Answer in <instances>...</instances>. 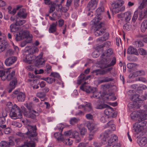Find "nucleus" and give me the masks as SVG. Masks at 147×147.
I'll return each mask as SVG.
<instances>
[{
  "label": "nucleus",
  "mask_w": 147,
  "mask_h": 147,
  "mask_svg": "<svg viewBox=\"0 0 147 147\" xmlns=\"http://www.w3.org/2000/svg\"><path fill=\"white\" fill-rule=\"evenodd\" d=\"M138 12L137 10H136L134 12L131 20L133 22H135L137 19L138 17Z\"/></svg>",
  "instance_id": "3c124183"
},
{
  "label": "nucleus",
  "mask_w": 147,
  "mask_h": 147,
  "mask_svg": "<svg viewBox=\"0 0 147 147\" xmlns=\"http://www.w3.org/2000/svg\"><path fill=\"white\" fill-rule=\"evenodd\" d=\"M85 111H87L86 110V109H88V111H90L92 109V107L91 106V103H88L87 104H86L85 106Z\"/></svg>",
  "instance_id": "6e6d98bb"
},
{
  "label": "nucleus",
  "mask_w": 147,
  "mask_h": 147,
  "mask_svg": "<svg viewBox=\"0 0 147 147\" xmlns=\"http://www.w3.org/2000/svg\"><path fill=\"white\" fill-rule=\"evenodd\" d=\"M62 134L61 132H56L54 134V136L58 141H62V138H61Z\"/></svg>",
  "instance_id": "a19ab883"
},
{
  "label": "nucleus",
  "mask_w": 147,
  "mask_h": 147,
  "mask_svg": "<svg viewBox=\"0 0 147 147\" xmlns=\"http://www.w3.org/2000/svg\"><path fill=\"white\" fill-rule=\"evenodd\" d=\"M79 120L80 119L78 118H76V117L72 118L69 121L71 125H74L78 123Z\"/></svg>",
  "instance_id": "c03bdc74"
},
{
  "label": "nucleus",
  "mask_w": 147,
  "mask_h": 147,
  "mask_svg": "<svg viewBox=\"0 0 147 147\" xmlns=\"http://www.w3.org/2000/svg\"><path fill=\"white\" fill-rule=\"evenodd\" d=\"M6 69L4 71L1 70H0V77L1 78L2 80H6Z\"/></svg>",
  "instance_id": "a18cd8bd"
},
{
  "label": "nucleus",
  "mask_w": 147,
  "mask_h": 147,
  "mask_svg": "<svg viewBox=\"0 0 147 147\" xmlns=\"http://www.w3.org/2000/svg\"><path fill=\"white\" fill-rule=\"evenodd\" d=\"M26 21L24 20H20L18 18H16L15 22V24L17 26H21L25 24Z\"/></svg>",
  "instance_id": "ea45409f"
},
{
  "label": "nucleus",
  "mask_w": 147,
  "mask_h": 147,
  "mask_svg": "<svg viewBox=\"0 0 147 147\" xmlns=\"http://www.w3.org/2000/svg\"><path fill=\"white\" fill-rule=\"evenodd\" d=\"M127 53L129 54H134L137 55H138L139 54L136 49L132 47H130L128 48L127 51Z\"/></svg>",
  "instance_id": "7c9ffc66"
},
{
  "label": "nucleus",
  "mask_w": 147,
  "mask_h": 147,
  "mask_svg": "<svg viewBox=\"0 0 147 147\" xmlns=\"http://www.w3.org/2000/svg\"><path fill=\"white\" fill-rule=\"evenodd\" d=\"M17 15L20 18H25L27 16L26 10L24 9H20L19 11L18 12Z\"/></svg>",
  "instance_id": "393cba45"
},
{
  "label": "nucleus",
  "mask_w": 147,
  "mask_h": 147,
  "mask_svg": "<svg viewBox=\"0 0 147 147\" xmlns=\"http://www.w3.org/2000/svg\"><path fill=\"white\" fill-rule=\"evenodd\" d=\"M80 133L81 135H84L87 133V129L84 127H82L80 129Z\"/></svg>",
  "instance_id": "0e129e2a"
},
{
  "label": "nucleus",
  "mask_w": 147,
  "mask_h": 147,
  "mask_svg": "<svg viewBox=\"0 0 147 147\" xmlns=\"http://www.w3.org/2000/svg\"><path fill=\"white\" fill-rule=\"evenodd\" d=\"M111 123V125L109 127H110L111 128V130L113 131H114L115 130V125L113 124V121L112 120H111L107 123V125H108L109 123Z\"/></svg>",
  "instance_id": "5fc2aeb1"
},
{
  "label": "nucleus",
  "mask_w": 147,
  "mask_h": 147,
  "mask_svg": "<svg viewBox=\"0 0 147 147\" xmlns=\"http://www.w3.org/2000/svg\"><path fill=\"white\" fill-rule=\"evenodd\" d=\"M139 51L140 54L142 55H144L146 54V51L142 48L139 49Z\"/></svg>",
  "instance_id": "338daca9"
},
{
  "label": "nucleus",
  "mask_w": 147,
  "mask_h": 147,
  "mask_svg": "<svg viewBox=\"0 0 147 147\" xmlns=\"http://www.w3.org/2000/svg\"><path fill=\"white\" fill-rule=\"evenodd\" d=\"M147 29V20H144L141 24V29L142 32H144Z\"/></svg>",
  "instance_id": "f704fd0d"
},
{
  "label": "nucleus",
  "mask_w": 147,
  "mask_h": 147,
  "mask_svg": "<svg viewBox=\"0 0 147 147\" xmlns=\"http://www.w3.org/2000/svg\"><path fill=\"white\" fill-rule=\"evenodd\" d=\"M131 25L130 24L126 23L123 26V29L127 31L129 30L131 28Z\"/></svg>",
  "instance_id": "e2e57ef3"
},
{
  "label": "nucleus",
  "mask_w": 147,
  "mask_h": 147,
  "mask_svg": "<svg viewBox=\"0 0 147 147\" xmlns=\"http://www.w3.org/2000/svg\"><path fill=\"white\" fill-rule=\"evenodd\" d=\"M132 13L130 11H127L124 13L125 20L126 22H129L131 19Z\"/></svg>",
  "instance_id": "c85d7f7f"
},
{
  "label": "nucleus",
  "mask_w": 147,
  "mask_h": 147,
  "mask_svg": "<svg viewBox=\"0 0 147 147\" xmlns=\"http://www.w3.org/2000/svg\"><path fill=\"white\" fill-rule=\"evenodd\" d=\"M24 105L28 109L30 110L29 113L26 111V109L23 110L24 115L26 117L34 118L35 116L38 115V113L34 110H31L33 108V104L32 102L26 103L24 104Z\"/></svg>",
  "instance_id": "f03ea898"
},
{
  "label": "nucleus",
  "mask_w": 147,
  "mask_h": 147,
  "mask_svg": "<svg viewBox=\"0 0 147 147\" xmlns=\"http://www.w3.org/2000/svg\"><path fill=\"white\" fill-rule=\"evenodd\" d=\"M141 114H142L141 110L139 112L138 111H134L131 114V118L132 119H134L136 118L140 117L141 119H142V115H141Z\"/></svg>",
  "instance_id": "cd10ccee"
},
{
  "label": "nucleus",
  "mask_w": 147,
  "mask_h": 147,
  "mask_svg": "<svg viewBox=\"0 0 147 147\" xmlns=\"http://www.w3.org/2000/svg\"><path fill=\"white\" fill-rule=\"evenodd\" d=\"M93 105L95 108L98 109H102L107 107V105L103 104L99 100H98L97 102H94Z\"/></svg>",
  "instance_id": "a211bd4d"
},
{
  "label": "nucleus",
  "mask_w": 147,
  "mask_h": 147,
  "mask_svg": "<svg viewBox=\"0 0 147 147\" xmlns=\"http://www.w3.org/2000/svg\"><path fill=\"white\" fill-rule=\"evenodd\" d=\"M124 2L122 0L115 1L112 4V11L113 13H116L120 12V7L124 4Z\"/></svg>",
  "instance_id": "423d86ee"
},
{
  "label": "nucleus",
  "mask_w": 147,
  "mask_h": 147,
  "mask_svg": "<svg viewBox=\"0 0 147 147\" xmlns=\"http://www.w3.org/2000/svg\"><path fill=\"white\" fill-rule=\"evenodd\" d=\"M33 36L32 34L28 30H26L23 31H20L16 35V39L17 41H20L24 38L27 40L28 42H31Z\"/></svg>",
  "instance_id": "f257e3e1"
},
{
  "label": "nucleus",
  "mask_w": 147,
  "mask_h": 147,
  "mask_svg": "<svg viewBox=\"0 0 147 147\" xmlns=\"http://www.w3.org/2000/svg\"><path fill=\"white\" fill-rule=\"evenodd\" d=\"M35 57L30 52V53L26 55L23 59V61L26 63L30 64L32 63L33 60L35 59Z\"/></svg>",
  "instance_id": "ddd939ff"
},
{
  "label": "nucleus",
  "mask_w": 147,
  "mask_h": 147,
  "mask_svg": "<svg viewBox=\"0 0 147 147\" xmlns=\"http://www.w3.org/2000/svg\"><path fill=\"white\" fill-rule=\"evenodd\" d=\"M14 140V138L13 137L10 136L9 137L8 142L2 141L0 143V145L4 147H11L15 145Z\"/></svg>",
  "instance_id": "6e6552de"
},
{
  "label": "nucleus",
  "mask_w": 147,
  "mask_h": 147,
  "mask_svg": "<svg viewBox=\"0 0 147 147\" xmlns=\"http://www.w3.org/2000/svg\"><path fill=\"white\" fill-rule=\"evenodd\" d=\"M16 24H12L10 26V31L11 32H13L17 31L18 29V28L17 27Z\"/></svg>",
  "instance_id": "09e8293b"
},
{
  "label": "nucleus",
  "mask_w": 147,
  "mask_h": 147,
  "mask_svg": "<svg viewBox=\"0 0 147 147\" xmlns=\"http://www.w3.org/2000/svg\"><path fill=\"white\" fill-rule=\"evenodd\" d=\"M98 3V0H91L88 3L87 7L89 10L95 9L97 6Z\"/></svg>",
  "instance_id": "412c9836"
},
{
  "label": "nucleus",
  "mask_w": 147,
  "mask_h": 147,
  "mask_svg": "<svg viewBox=\"0 0 147 147\" xmlns=\"http://www.w3.org/2000/svg\"><path fill=\"white\" fill-rule=\"evenodd\" d=\"M140 95L138 94L132 96L131 99L134 102L132 103H130L128 105V106L129 109H131L133 108H139L141 105L143 104V101L141 100V99H140Z\"/></svg>",
  "instance_id": "7ed1b4c3"
},
{
  "label": "nucleus",
  "mask_w": 147,
  "mask_h": 147,
  "mask_svg": "<svg viewBox=\"0 0 147 147\" xmlns=\"http://www.w3.org/2000/svg\"><path fill=\"white\" fill-rule=\"evenodd\" d=\"M140 122L135 123L133 127V130L136 133L138 134L143 129V127L140 125Z\"/></svg>",
  "instance_id": "f3484780"
},
{
  "label": "nucleus",
  "mask_w": 147,
  "mask_h": 147,
  "mask_svg": "<svg viewBox=\"0 0 147 147\" xmlns=\"http://www.w3.org/2000/svg\"><path fill=\"white\" fill-rule=\"evenodd\" d=\"M26 95L24 93L20 92L17 96V99L19 102H23L25 99Z\"/></svg>",
  "instance_id": "2f4dec72"
},
{
  "label": "nucleus",
  "mask_w": 147,
  "mask_h": 147,
  "mask_svg": "<svg viewBox=\"0 0 147 147\" xmlns=\"http://www.w3.org/2000/svg\"><path fill=\"white\" fill-rule=\"evenodd\" d=\"M72 137L76 140V142H78L81 140L80 138L79 137V133L76 131H74L72 132Z\"/></svg>",
  "instance_id": "72a5a7b5"
},
{
  "label": "nucleus",
  "mask_w": 147,
  "mask_h": 147,
  "mask_svg": "<svg viewBox=\"0 0 147 147\" xmlns=\"http://www.w3.org/2000/svg\"><path fill=\"white\" fill-rule=\"evenodd\" d=\"M102 80H100V82L102 83L105 82H107L113 81V79L111 78H108L107 77H103Z\"/></svg>",
  "instance_id": "de8ad7c7"
},
{
  "label": "nucleus",
  "mask_w": 147,
  "mask_h": 147,
  "mask_svg": "<svg viewBox=\"0 0 147 147\" xmlns=\"http://www.w3.org/2000/svg\"><path fill=\"white\" fill-rule=\"evenodd\" d=\"M113 53V51L111 49H109L107 50V52L105 54H102L101 56V60L100 63L103 64L107 65L110 61L111 59L109 57Z\"/></svg>",
  "instance_id": "39448f33"
},
{
  "label": "nucleus",
  "mask_w": 147,
  "mask_h": 147,
  "mask_svg": "<svg viewBox=\"0 0 147 147\" xmlns=\"http://www.w3.org/2000/svg\"><path fill=\"white\" fill-rule=\"evenodd\" d=\"M28 82H30V84L32 86L38 84L39 82L38 80H31L30 79H28Z\"/></svg>",
  "instance_id": "864d4df0"
},
{
  "label": "nucleus",
  "mask_w": 147,
  "mask_h": 147,
  "mask_svg": "<svg viewBox=\"0 0 147 147\" xmlns=\"http://www.w3.org/2000/svg\"><path fill=\"white\" fill-rule=\"evenodd\" d=\"M44 79L45 81L49 84L52 83L53 81H55V79L54 78H52L50 77L45 78Z\"/></svg>",
  "instance_id": "052dcab7"
},
{
  "label": "nucleus",
  "mask_w": 147,
  "mask_h": 147,
  "mask_svg": "<svg viewBox=\"0 0 147 147\" xmlns=\"http://www.w3.org/2000/svg\"><path fill=\"white\" fill-rule=\"evenodd\" d=\"M141 113L142 114L141 115H142V119L145 120L147 119V113L146 114V111L144 110H141Z\"/></svg>",
  "instance_id": "bf43d9fd"
},
{
  "label": "nucleus",
  "mask_w": 147,
  "mask_h": 147,
  "mask_svg": "<svg viewBox=\"0 0 147 147\" xmlns=\"http://www.w3.org/2000/svg\"><path fill=\"white\" fill-rule=\"evenodd\" d=\"M6 79L9 81L11 80H13L14 79H16L14 77L15 71L13 70H11V68L6 69Z\"/></svg>",
  "instance_id": "1a4fd4ad"
},
{
  "label": "nucleus",
  "mask_w": 147,
  "mask_h": 147,
  "mask_svg": "<svg viewBox=\"0 0 147 147\" xmlns=\"http://www.w3.org/2000/svg\"><path fill=\"white\" fill-rule=\"evenodd\" d=\"M91 92L93 93L92 95L90 96L91 98H93L98 99L101 98L102 97L101 92L98 91L96 88H93Z\"/></svg>",
  "instance_id": "9b49d317"
},
{
  "label": "nucleus",
  "mask_w": 147,
  "mask_h": 147,
  "mask_svg": "<svg viewBox=\"0 0 147 147\" xmlns=\"http://www.w3.org/2000/svg\"><path fill=\"white\" fill-rule=\"evenodd\" d=\"M26 50L32 54L34 53L37 52L39 51L38 49L35 47H31L29 49V50H28L27 49Z\"/></svg>",
  "instance_id": "49530a36"
},
{
  "label": "nucleus",
  "mask_w": 147,
  "mask_h": 147,
  "mask_svg": "<svg viewBox=\"0 0 147 147\" xmlns=\"http://www.w3.org/2000/svg\"><path fill=\"white\" fill-rule=\"evenodd\" d=\"M102 17L101 15L96 16L94 18L92 21V22L95 26L99 25H104L103 24L100 22Z\"/></svg>",
  "instance_id": "4468645a"
},
{
  "label": "nucleus",
  "mask_w": 147,
  "mask_h": 147,
  "mask_svg": "<svg viewBox=\"0 0 147 147\" xmlns=\"http://www.w3.org/2000/svg\"><path fill=\"white\" fill-rule=\"evenodd\" d=\"M106 109L104 111V113L109 118L115 117L117 115V113L114 112L113 108L107 105Z\"/></svg>",
  "instance_id": "0eeeda50"
},
{
  "label": "nucleus",
  "mask_w": 147,
  "mask_h": 147,
  "mask_svg": "<svg viewBox=\"0 0 147 147\" xmlns=\"http://www.w3.org/2000/svg\"><path fill=\"white\" fill-rule=\"evenodd\" d=\"M109 118L108 117L105 115L101 117L100 120L101 122L104 123L108 120Z\"/></svg>",
  "instance_id": "4d7b16f0"
},
{
  "label": "nucleus",
  "mask_w": 147,
  "mask_h": 147,
  "mask_svg": "<svg viewBox=\"0 0 147 147\" xmlns=\"http://www.w3.org/2000/svg\"><path fill=\"white\" fill-rule=\"evenodd\" d=\"M79 80L77 81V84H80L83 82L85 81V75L83 74H81L79 77Z\"/></svg>",
  "instance_id": "e433bc0d"
},
{
  "label": "nucleus",
  "mask_w": 147,
  "mask_h": 147,
  "mask_svg": "<svg viewBox=\"0 0 147 147\" xmlns=\"http://www.w3.org/2000/svg\"><path fill=\"white\" fill-rule=\"evenodd\" d=\"M116 61V58L115 57H113L111 63H110L108 64L107 65V66L109 67L113 66L115 64Z\"/></svg>",
  "instance_id": "680f3d73"
},
{
  "label": "nucleus",
  "mask_w": 147,
  "mask_h": 147,
  "mask_svg": "<svg viewBox=\"0 0 147 147\" xmlns=\"http://www.w3.org/2000/svg\"><path fill=\"white\" fill-rule=\"evenodd\" d=\"M64 126L65 125L63 123H61L57 125L56 127V129L60 130L61 131V132L64 127Z\"/></svg>",
  "instance_id": "69168bd1"
},
{
  "label": "nucleus",
  "mask_w": 147,
  "mask_h": 147,
  "mask_svg": "<svg viewBox=\"0 0 147 147\" xmlns=\"http://www.w3.org/2000/svg\"><path fill=\"white\" fill-rule=\"evenodd\" d=\"M147 142V139L146 137L140 138L137 140V143L141 146H145Z\"/></svg>",
  "instance_id": "a878e982"
},
{
  "label": "nucleus",
  "mask_w": 147,
  "mask_h": 147,
  "mask_svg": "<svg viewBox=\"0 0 147 147\" xmlns=\"http://www.w3.org/2000/svg\"><path fill=\"white\" fill-rule=\"evenodd\" d=\"M103 25H99L95 27L94 34L96 36H98L101 35L105 32V29L103 27Z\"/></svg>",
  "instance_id": "9d476101"
},
{
  "label": "nucleus",
  "mask_w": 147,
  "mask_h": 147,
  "mask_svg": "<svg viewBox=\"0 0 147 147\" xmlns=\"http://www.w3.org/2000/svg\"><path fill=\"white\" fill-rule=\"evenodd\" d=\"M43 53H41L40 54L37 56V60L36 61L35 65L38 67H40L43 65L45 63V61L42 59Z\"/></svg>",
  "instance_id": "f8f14e48"
},
{
  "label": "nucleus",
  "mask_w": 147,
  "mask_h": 147,
  "mask_svg": "<svg viewBox=\"0 0 147 147\" xmlns=\"http://www.w3.org/2000/svg\"><path fill=\"white\" fill-rule=\"evenodd\" d=\"M12 125L14 127H21L22 125L21 123L16 121H13L12 123Z\"/></svg>",
  "instance_id": "13d9d810"
},
{
  "label": "nucleus",
  "mask_w": 147,
  "mask_h": 147,
  "mask_svg": "<svg viewBox=\"0 0 147 147\" xmlns=\"http://www.w3.org/2000/svg\"><path fill=\"white\" fill-rule=\"evenodd\" d=\"M9 115L13 119H20L22 117L21 112H16L12 111H11Z\"/></svg>",
  "instance_id": "dca6fc26"
},
{
  "label": "nucleus",
  "mask_w": 147,
  "mask_h": 147,
  "mask_svg": "<svg viewBox=\"0 0 147 147\" xmlns=\"http://www.w3.org/2000/svg\"><path fill=\"white\" fill-rule=\"evenodd\" d=\"M87 127L91 133H94L98 130V128L95 124L90 122L88 123Z\"/></svg>",
  "instance_id": "aec40b11"
},
{
  "label": "nucleus",
  "mask_w": 147,
  "mask_h": 147,
  "mask_svg": "<svg viewBox=\"0 0 147 147\" xmlns=\"http://www.w3.org/2000/svg\"><path fill=\"white\" fill-rule=\"evenodd\" d=\"M7 42L4 41L2 42L0 45V53L3 52L5 50L6 47Z\"/></svg>",
  "instance_id": "79ce46f5"
},
{
  "label": "nucleus",
  "mask_w": 147,
  "mask_h": 147,
  "mask_svg": "<svg viewBox=\"0 0 147 147\" xmlns=\"http://www.w3.org/2000/svg\"><path fill=\"white\" fill-rule=\"evenodd\" d=\"M112 69V68H109L105 69L102 70L97 69L94 71L93 73L96 75L98 74L104 75L110 71Z\"/></svg>",
  "instance_id": "2eb2a0df"
},
{
  "label": "nucleus",
  "mask_w": 147,
  "mask_h": 147,
  "mask_svg": "<svg viewBox=\"0 0 147 147\" xmlns=\"http://www.w3.org/2000/svg\"><path fill=\"white\" fill-rule=\"evenodd\" d=\"M5 122V119L3 117H0V128H1L3 129L6 128V125H2Z\"/></svg>",
  "instance_id": "c9c22d12"
},
{
  "label": "nucleus",
  "mask_w": 147,
  "mask_h": 147,
  "mask_svg": "<svg viewBox=\"0 0 147 147\" xmlns=\"http://www.w3.org/2000/svg\"><path fill=\"white\" fill-rule=\"evenodd\" d=\"M14 53V52L11 49H9L7 50L6 52V55L7 56H10L13 55Z\"/></svg>",
  "instance_id": "774afa93"
},
{
  "label": "nucleus",
  "mask_w": 147,
  "mask_h": 147,
  "mask_svg": "<svg viewBox=\"0 0 147 147\" xmlns=\"http://www.w3.org/2000/svg\"><path fill=\"white\" fill-rule=\"evenodd\" d=\"M109 36V34L108 33H106L104 34L103 36L102 37L98 38L97 40V41H103L106 40L108 39Z\"/></svg>",
  "instance_id": "4c0bfd02"
},
{
  "label": "nucleus",
  "mask_w": 147,
  "mask_h": 147,
  "mask_svg": "<svg viewBox=\"0 0 147 147\" xmlns=\"http://www.w3.org/2000/svg\"><path fill=\"white\" fill-rule=\"evenodd\" d=\"M101 136L102 137V142L103 144H105L108 142L109 140L108 139L109 137V132L107 131H105L101 135Z\"/></svg>",
  "instance_id": "4be33fe9"
},
{
  "label": "nucleus",
  "mask_w": 147,
  "mask_h": 147,
  "mask_svg": "<svg viewBox=\"0 0 147 147\" xmlns=\"http://www.w3.org/2000/svg\"><path fill=\"white\" fill-rule=\"evenodd\" d=\"M28 139L29 140L25 142L24 144L20 147H35V143L30 141V139L29 138Z\"/></svg>",
  "instance_id": "bb28decb"
},
{
  "label": "nucleus",
  "mask_w": 147,
  "mask_h": 147,
  "mask_svg": "<svg viewBox=\"0 0 147 147\" xmlns=\"http://www.w3.org/2000/svg\"><path fill=\"white\" fill-rule=\"evenodd\" d=\"M11 111H15L16 112H21L19 107L16 104H14L12 106Z\"/></svg>",
  "instance_id": "603ef678"
},
{
  "label": "nucleus",
  "mask_w": 147,
  "mask_h": 147,
  "mask_svg": "<svg viewBox=\"0 0 147 147\" xmlns=\"http://www.w3.org/2000/svg\"><path fill=\"white\" fill-rule=\"evenodd\" d=\"M17 84V79H14L13 80H12L10 83L9 89V92H10L14 89Z\"/></svg>",
  "instance_id": "c756f323"
},
{
  "label": "nucleus",
  "mask_w": 147,
  "mask_h": 147,
  "mask_svg": "<svg viewBox=\"0 0 147 147\" xmlns=\"http://www.w3.org/2000/svg\"><path fill=\"white\" fill-rule=\"evenodd\" d=\"M86 82H84V84H83L80 87L81 90L83 91H85L87 93H90L92 92V89L94 87H91L88 86H86L85 85Z\"/></svg>",
  "instance_id": "5701e85b"
},
{
  "label": "nucleus",
  "mask_w": 147,
  "mask_h": 147,
  "mask_svg": "<svg viewBox=\"0 0 147 147\" xmlns=\"http://www.w3.org/2000/svg\"><path fill=\"white\" fill-rule=\"evenodd\" d=\"M104 10V8L103 7H101L98 8L96 10V15H101V14L103 12Z\"/></svg>",
  "instance_id": "8fccbe9b"
},
{
  "label": "nucleus",
  "mask_w": 147,
  "mask_h": 147,
  "mask_svg": "<svg viewBox=\"0 0 147 147\" xmlns=\"http://www.w3.org/2000/svg\"><path fill=\"white\" fill-rule=\"evenodd\" d=\"M118 140L117 136L114 134H113L111 135L110 138L108 141V143L109 145L111 146L110 144H111L114 142L117 141Z\"/></svg>",
  "instance_id": "473e14b6"
},
{
  "label": "nucleus",
  "mask_w": 147,
  "mask_h": 147,
  "mask_svg": "<svg viewBox=\"0 0 147 147\" xmlns=\"http://www.w3.org/2000/svg\"><path fill=\"white\" fill-rule=\"evenodd\" d=\"M62 141H63L64 144L67 145H72L73 143L72 140L69 138L66 139H62Z\"/></svg>",
  "instance_id": "37998d69"
},
{
  "label": "nucleus",
  "mask_w": 147,
  "mask_h": 147,
  "mask_svg": "<svg viewBox=\"0 0 147 147\" xmlns=\"http://www.w3.org/2000/svg\"><path fill=\"white\" fill-rule=\"evenodd\" d=\"M57 22L52 23L50 25L49 29V32L50 33L56 32L57 30Z\"/></svg>",
  "instance_id": "b1692460"
},
{
  "label": "nucleus",
  "mask_w": 147,
  "mask_h": 147,
  "mask_svg": "<svg viewBox=\"0 0 147 147\" xmlns=\"http://www.w3.org/2000/svg\"><path fill=\"white\" fill-rule=\"evenodd\" d=\"M45 94L44 92H38L36 94L37 96L40 98L41 101H44L45 100Z\"/></svg>",
  "instance_id": "58836bf2"
},
{
  "label": "nucleus",
  "mask_w": 147,
  "mask_h": 147,
  "mask_svg": "<svg viewBox=\"0 0 147 147\" xmlns=\"http://www.w3.org/2000/svg\"><path fill=\"white\" fill-rule=\"evenodd\" d=\"M27 129L28 131L26 133V134L29 137L32 138L33 142H37L38 141V138L37 137H36L34 139L33 138V137L36 136L37 135V133L36 132V126L28 125Z\"/></svg>",
  "instance_id": "20e7f679"
},
{
  "label": "nucleus",
  "mask_w": 147,
  "mask_h": 147,
  "mask_svg": "<svg viewBox=\"0 0 147 147\" xmlns=\"http://www.w3.org/2000/svg\"><path fill=\"white\" fill-rule=\"evenodd\" d=\"M17 59L16 57H10L6 59L5 63L7 66H9L14 63Z\"/></svg>",
  "instance_id": "6ab92c4d"
}]
</instances>
